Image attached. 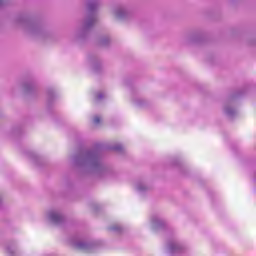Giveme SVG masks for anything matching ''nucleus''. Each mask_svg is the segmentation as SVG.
I'll list each match as a JSON object with an SVG mask.
<instances>
[{"mask_svg": "<svg viewBox=\"0 0 256 256\" xmlns=\"http://www.w3.org/2000/svg\"><path fill=\"white\" fill-rule=\"evenodd\" d=\"M101 155V149L91 148L73 156L72 163L75 167H80L88 173H94L98 177H115V170L103 164Z\"/></svg>", "mask_w": 256, "mask_h": 256, "instance_id": "f257e3e1", "label": "nucleus"}, {"mask_svg": "<svg viewBox=\"0 0 256 256\" xmlns=\"http://www.w3.org/2000/svg\"><path fill=\"white\" fill-rule=\"evenodd\" d=\"M101 5V0H87V12L83 21L82 28L79 31V37H85L91 29H93L95 23H97V9Z\"/></svg>", "mask_w": 256, "mask_h": 256, "instance_id": "f03ea898", "label": "nucleus"}, {"mask_svg": "<svg viewBox=\"0 0 256 256\" xmlns=\"http://www.w3.org/2000/svg\"><path fill=\"white\" fill-rule=\"evenodd\" d=\"M18 23L29 33L30 35H43L41 26L27 17H20Z\"/></svg>", "mask_w": 256, "mask_h": 256, "instance_id": "7ed1b4c3", "label": "nucleus"}, {"mask_svg": "<svg viewBox=\"0 0 256 256\" xmlns=\"http://www.w3.org/2000/svg\"><path fill=\"white\" fill-rule=\"evenodd\" d=\"M70 243L76 249H80V251H86V253H93L97 244L91 241H85L81 239L79 236H74L70 239Z\"/></svg>", "mask_w": 256, "mask_h": 256, "instance_id": "20e7f679", "label": "nucleus"}, {"mask_svg": "<svg viewBox=\"0 0 256 256\" xmlns=\"http://www.w3.org/2000/svg\"><path fill=\"white\" fill-rule=\"evenodd\" d=\"M46 219L52 224V225H62V223L65 221V217L59 210H49L46 213Z\"/></svg>", "mask_w": 256, "mask_h": 256, "instance_id": "39448f33", "label": "nucleus"}, {"mask_svg": "<svg viewBox=\"0 0 256 256\" xmlns=\"http://www.w3.org/2000/svg\"><path fill=\"white\" fill-rule=\"evenodd\" d=\"M167 249L168 253H171V255H175V253H183V251H185L183 244L177 240L168 242Z\"/></svg>", "mask_w": 256, "mask_h": 256, "instance_id": "423d86ee", "label": "nucleus"}, {"mask_svg": "<svg viewBox=\"0 0 256 256\" xmlns=\"http://www.w3.org/2000/svg\"><path fill=\"white\" fill-rule=\"evenodd\" d=\"M112 15H114L116 19H128L129 11L123 6H116L112 9Z\"/></svg>", "mask_w": 256, "mask_h": 256, "instance_id": "0eeeda50", "label": "nucleus"}, {"mask_svg": "<svg viewBox=\"0 0 256 256\" xmlns=\"http://www.w3.org/2000/svg\"><path fill=\"white\" fill-rule=\"evenodd\" d=\"M224 113L229 117V119H235L237 117V108H234L233 106V100H229L224 105Z\"/></svg>", "mask_w": 256, "mask_h": 256, "instance_id": "6e6552de", "label": "nucleus"}, {"mask_svg": "<svg viewBox=\"0 0 256 256\" xmlns=\"http://www.w3.org/2000/svg\"><path fill=\"white\" fill-rule=\"evenodd\" d=\"M151 225L154 229H163L165 225V220H163L159 215H153L151 217Z\"/></svg>", "mask_w": 256, "mask_h": 256, "instance_id": "1a4fd4ad", "label": "nucleus"}, {"mask_svg": "<svg viewBox=\"0 0 256 256\" xmlns=\"http://www.w3.org/2000/svg\"><path fill=\"white\" fill-rule=\"evenodd\" d=\"M135 189L138 191V193H147L148 191H151V186L147 185L145 181H138L135 183Z\"/></svg>", "mask_w": 256, "mask_h": 256, "instance_id": "9d476101", "label": "nucleus"}, {"mask_svg": "<svg viewBox=\"0 0 256 256\" xmlns=\"http://www.w3.org/2000/svg\"><path fill=\"white\" fill-rule=\"evenodd\" d=\"M23 90L26 93H32V91H35V82L28 81L23 84Z\"/></svg>", "mask_w": 256, "mask_h": 256, "instance_id": "9b49d317", "label": "nucleus"}, {"mask_svg": "<svg viewBox=\"0 0 256 256\" xmlns=\"http://www.w3.org/2000/svg\"><path fill=\"white\" fill-rule=\"evenodd\" d=\"M92 69L95 73H99L100 69H101V62L99 61H94L92 63Z\"/></svg>", "mask_w": 256, "mask_h": 256, "instance_id": "f8f14e48", "label": "nucleus"}, {"mask_svg": "<svg viewBox=\"0 0 256 256\" xmlns=\"http://www.w3.org/2000/svg\"><path fill=\"white\" fill-rule=\"evenodd\" d=\"M134 105H137V107H145V105H147V102L142 98H138L134 100Z\"/></svg>", "mask_w": 256, "mask_h": 256, "instance_id": "ddd939ff", "label": "nucleus"}, {"mask_svg": "<svg viewBox=\"0 0 256 256\" xmlns=\"http://www.w3.org/2000/svg\"><path fill=\"white\" fill-rule=\"evenodd\" d=\"M110 231H113L114 233H121L123 231V228L119 225H113L109 227Z\"/></svg>", "mask_w": 256, "mask_h": 256, "instance_id": "4468645a", "label": "nucleus"}, {"mask_svg": "<svg viewBox=\"0 0 256 256\" xmlns=\"http://www.w3.org/2000/svg\"><path fill=\"white\" fill-rule=\"evenodd\" d=\"M110 41L111 40L109 39V36H106V37L102 38L99 43L102 47H107V45H109Z\"/></svg>", "mask_w": 256, "mask_h": 256, "instance_id": "2eb2a0df", "label": "nucleus"}, {"mask_svg": "<svg viewBox=\"0 0 256 256\" xmlns=\"http://www.w3.org/2000/svg\"><path fill=\"white\" fill-rule=\"evenodd\" d=\"M102 99H105V94L103 92H98L95 96V101L96 102H99L101 101Z\"/></svg>", "mask_w": 256, "mask_h": 256, "instance_id": "dca6fc26", "label": "nucleus"}, {"mask_svg": "<svg viewBox=\"0 0 256 256\" xmlns=\"http://www.w3.org/2000/svg\"><path fill=\"white\" fill-rule=\"evenodd\" d=\"M6 253H8V255H15V246H8L6 248Z\"/></svg>", "mask_w": 256, "mask_h": 256, "instance_id": "f3484780", "label": "nucleus"}, {"mask_svg": "<svg viewBox=\"0 0 256 256\" xmlns=\"http://www.w3.org/2000/svg\"><path fill=\"white\" fill-rule=\"evenodd\" d=\"M111 149H112L113 151H123V145H121V144H116V145L112 146Z\"/></svg>", "mask_w": 256, "mask_h": 256, "instance_id": "a211bd4d", "label": "nucleus"}, {"mask_svg": "<svg viewBox=\"0 0 256 256\" xmlns=\"http://www.w3.org/2000/svg\"><path fill=\"white\" fill-rule=\"evenodd\" d=\"M93 123L94 125H99V123H101V118L99 116H95L93 118Z\"/></svg>", "mask_w": 256, "mask_h": 256, "instance_id": "6ab92c4d", "label": "nucleus"}, {"mask_svg": "<svg viewBox=\"0 0 256 256\" xmlns=\"http://www.w3.org/2000/svg\"><path fill=\"white\" fill-rule=\"evenodd\" d=\"M198 39H199V36H197V35L190 37V41H192L193 43H197Z\"/></svg>", "mask_w": 256, "mask_h": 256, "instance_id": "aec40b11", "label": "nucleus"}, {"mask_svg": "<svg viewBox=\"0 0 256 256\" xmlns=\"http://www.w3.org/2000/svg\"><path fill=\"white\" fill-rule=\"evenodd\" d=\"M53 95H54L53 90H50V91L48 92V97H49V99H53Z\"/></svg>", "mask_w": 256, "mask_h": 256, "instance_id": "412c9836", "label": "nucleus"}, {"mask_svg": "<svg viewBox=\"0 0 256 256\" xmlns=\"http://www.w3.org/2000/svg\"><path fill=\"white\" fill-rule=\"evenodd\" d=\"M1 5H3V0H0V7H1Z\"/></svg>", "mask_w": 256, "mask_h": 256, "instance_id": "4be33fe9", "label": "nucleus"}]
</instances>
